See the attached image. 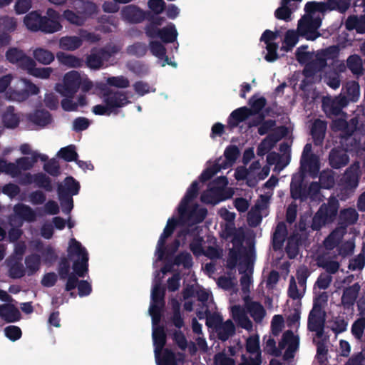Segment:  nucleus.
I'll list each match as a JSON object with an SVG mask.
<instances>
[{"mask_svg":"<svg viewBox=\"0 0 365 365\" xmlns=\"http://www.w3.org/2000/svg\"><path fill=\"white\" fill-rule=\"evenodd\" d=\"M339 202L336 197L331 195L327 202L322 203L312 218L311 227L319 231L326 225L334 222L337 217Z\"/></svg>","mask_w":365,"mask_h":365,"instance_id":"obj_1","label":"nucleus"},{"mask_svg":"<svg viewBox=\"0 0 365 365\" xmlns=\"http://www.w3.org/2000/svg\"><path fill=\"white\" fill-rule=\"evenodd\" d=\"M67 253L69 258L77 257L78 259L73 262L74 274L79 277H84L88 272V253L81 243L75 238L69 241Z\"/></svg>","mask_w":365,"mask_h":365,"instance_id":"obj_2","label":"nucleus"},{"mask_svg":"<svg viewBox=\"0 0 365 365\" xmlns=\"http://www.w3.org/2000/svg\"><path fill=\"white\" fill-rule=\"evenodd\" d=\"M118 51L119 48L115 45H106L102 48L93 47L86 57V65L91 69L98 70L103 66L105 61H108Z\"/></svg>","mask_w":365,"mask_h":365,"instance_id":"obj_3","label":"nucleus"},{"mask_svg":"<svg viewBox=\"0 0 365 365\" xmlns=\"http://www.w3.org/2000/svg\"><path fill=\"white\" fill-rule=\"evenodd\" d=\"M359 166L351 165L346 168L337 184L341 200L349 197L354 192L359 185Z\"/></svg>","mask_w":365,"mask_h":365,"instance_id":"obj_4","label":"nucleus"},{"mask_svg":"<svg viewBox=\"0 0 365 365\" xmlns=\"http://www.w3.org/2000/svg\"><path fill=\"white\" fill-rule=\"evenodd\" d=\"M350 6L349 0H327L326 1H308L304 6V11L309 14L316 12L325 13L327 11H338L343 14Z\"/></svg>","mask_w":365,"mask_h":365,"instance_id":"obj_5","label":"nucleus"},{"mask_svg":"<svg viewBox=\"0 0 365 365\" xmlns=\"http://www.w3.org/2000/svg\"><path fill=\"white\" fill-rule=\"evenodd\" d=\"M306 14L298 22V30L300 35L305 36L307 40L314 41L320 35L317 30L322 25V19Z\"/></svg>","mask_w":365,"mask_h":365,"instance_id":"obj_6","label":"nucleus"},{"mask_svg":"<svg viewBox=\"0 0 365 365\" xmlns=\"http://www.w3.org/2000/svg\"><path fill=\"white\" fill-rule=\"evenodd\" d=\"M326 320V313L322 309V304L314 302L309 312L307 320L309 331L316 332L318 337L323 335Z\"/></svg>","mask_w":365,"mask_h":365,"instance_id":"obj_7","label":"nucleus"},{"mask_svg":"<svg viewBox=\"0 0 365 365\" xmlns=\"http://www.w3.org/2000/svg\"><path fill=\"white\" fill-rule=\"evenodd\" d=\"M81 84V77L76 71L68 72L63 78V84H58L56 91L64 97L73 98Z\"/></svg>","mask_w":365,"mask_h":365,"instance_id":"obj_8","label":"nucleus"},{"mask_svg":"<svg viewBox=\"0 0 365 365\" xmlns=\"http://www.w3.org/2000/svg\"><path fill=\"white\" fill-rule=\"evenodd\" d=\"M103 101L110 108V112L118 113V108L125 106L130 103L125 92L114 91L110 89L105 91Z\"/></svg>","mask_w":365,"mask_h":365,"instance_id":"obj_9","label":"nucleus"},{"mask_svg":"<svg viewBox=\"0 0 365 365\" xmlns=\"http://www.w3.org/2000/svg\"><path fill=\"white\" fill-rule=\"evenodd\" d=\"M232 192L222 187L212 185L207 190L204 191L200 196V200L206 204L217 205V203L232 197Z\"/></svg>","mask_w":365,"mask_h":365,"instance_id":"obj_10","label":"nucleus"},{"mask_svg":"<svg viewBox=\"0 0 365 365\" xmlns=\"http://www.w3.org/2000/svg\"><path fill=\"white\" fill-rule=\"evenodd\" d=\"M178 213L180 220L197 224L205 219L207 210L205 207H199L197 204L187 205L185 206V212L182 214Z\"/></svg>","mask_w":365,"mask_h":365,"instance_id":"obj_11","label":"nucleus"},{"mask_svg":"<svg viewBox=\"0 0 365 365\" xmlns=\"http://www.w3.org/2000/svg\"><path fill=\"white\" fill-rule=\"evenodd\" d=\"M6 60L19 68L26 70L28 66L33 63V59L26 56L24 51L16 47L9 48L5 54Z\"/></svg>","mask_w":365,"mask_h":365,"instance_id":"obj_12","label":"nucleus"},{"mask_svg":"<svg viewBox=\"0 0 365 365\" xmlns=\"http://www.w3.org/2000/svg\"><path fill=\"white\" fill-rule=\"evenodd\" d=\"M349 162V156L346 150L337 147L331 150L329 154V163L334 169H339L346 166Z\"/></svg>","mask_w":365,"mask_h":365,"instance_id":"obj_13","label":"nucleus"},{"mask_svg":"<svg viewBox=\"0 0 365 365\" xmlns=\"http://www.w3.org/2000/svg\"><path fill=\"white\" fill-rule=\"evenodd\" d=\"M307 186L304 183L302 176H294L290 183V195L294 200L305 201L307 199Z\"/></svg>","mask_w":365,"mask_h":365,"instance_id":"obj_14","label":"nucleus"},{"mask_svg":"<svg viewBox=\"0 0 365 365\" xmlns=\"http://www.w3.org/2000/svg\"><path fill=\"white\" fill-rule=\"evenodd\" d=\"M288 134V128L284 125L277 127L273 132L269 133L261 142L262 146L264 145L265 150H271L283 138Z\"/></svg>","mask_w":365,"mask_h":365,"instance_id":"obj_15","label":"nucleus"},{"mask_svg":"<svg viewBox=\"0 0 365 365\" xmlns=\"http://www.w3.org/2000/svg\"><path fill=\"white\" fill-rule=\"evenodd\" d=\"M153 344L155 346V354L156 361L158 364V359H160V353H163V350L165 349L164 346L166 344L167 341V335L165 331V328L163 326L153 327Z\"/></svg>","mask_w":365,"mask_h":365,"instance_id":"obj_16","label":"nucleus"},{"mask_svg":"<svg viewBox=\"0 0 365 365\" xmlns=\"http://www.w3.org/2000/svg\"><path fill=\"white\" fill-rule=\"evenodd\" d=\"M122 15L128 21L138 24L146 19L147 11H144L135 5H128L122 10Z\"/></svg>","mask_w":365,"mask_h":365,"instance_id":"obj_17","label":"nucleus"},{"mask_svg":"<svg viewBox=\"0 0 365 365\" xmlns=\"http://www.w3.org/2000/svg\"><path fill=\"white\" fill-rule=\"evenodd\" d=\"M361 286L358 282L344 288L341 298V303L345 309H349L356 302Z\"/></svg>","mask_w":365,"mask_h":365,"instance_id":"obj_18","label":"nucleus"},{"mask_svg":"<svg viewBox=\"0 0 365 365\" xmlns=\"http://www.w3.org/2000/svg\"><path fill=\"white\" fill-rule=\"evenodd\" d=\"M359 219V214L353 207L341 209L339 215V228L346 230L349 225H354Z\"/></svg>","mask_w":365,"mask_h":365,"instance_id":"obj_19","label":"nucleus"},{"mask_svg":"<svg viewBox=\"0 0 365 365\" xmlns=\"http://www.w3.org/2000/svg\"><path fill=\"white\" fill-rule=\"evenodd\" d=\"M302 235L297 232L292 233L288 237L285 251L289 259L297 257L299 252V246L302 245Z\"/></svg>","mask_w":365,"mask_h":365,"instance_id":"obj_20","label":"nucleus"},{"mask_svg":"<svg viewBox=\"0 0 365 365\" xmlns=\"http://www.w3.org/2000/svg\"><path fill=\"white\" fill-rule=\"evenodd\" d=\"M154 34L155 35H153V36H150V38H159L165 43L175 42L177 40L178 35L175 26L173 23H170L166 26L157 31Z\"/></svg>","mask_w":365,"mask_h":365,"instance_id":"obj_21","label":"nucleus"},{"mask_svg":"<svg viewBox=\"0 0 365 365\" xmlns=\"http://www.w3.org/2000/svg\"><path fill=\"white\" fill-rule=\"evenodd\" d=\"M0 318L7 323H13L20 320L21 313L14 304H3L0 305Z\"/></svg>","mask_w":365,"mask_h":365,"instance_id":"obj_22","label":"nucleus"},{"mask_svg":"<svg viewBox=\"0 0 365 365\" xmlns=\"http://www.w3.org/2000/svg\"><path fill=\"white\" fill-rule=\"evenodd\" d=\"M81 186L79 182L72 176L66 177L63 182H58L57 192L60 194L61 190L63 193L76 195L78 194Z\"/></svg>","mask_w":365,"mask_h":365,"instance_id":"obj_23","label":"nucleus"},{"mask_svg":"<svg viewBox=\"0 0 365 365\" xmlns=\"http://www.w3.org/2000/svg\"><path fill=\"white\" fill-rule=\"evenodd\" d=\"M185 355L182 352L174 353L171 349L165 348L158 359V365H178V362L185 361Z\"/></svg>","mask_w":365,"mask_h":365,"instance_id":"obj_24","label":"nucleus"},{"mask_svg":"<svg viewBox=\"0 0 365 365\" xmlns=\"http://www.w3.org/2000/svg\"><path fill=\"white\" fill-rule=\"evenodd\" d=\"M327 124L324 120L317 119L312 124L311 135L315 145H321L325 138Z\"/></svg>","mask_w":365,"mask_h":365,"instance_id":"obj_25","label":"nucleus"},{"mask_svg":"<svg viewBox=\"0 0 365 365\" xmlns=\"http://www.w3.org/2000/svg\"><path fill=\"white\" fill-rule=\"evenodd\" d=\"M147 16L146 19L148 21V23L145 27V33L148 37H150L153 36V35H155L154 34L160 29L158 26L163 24L165 19L159 16V15L152 14V12L148 11H147Z\"/></svg>","mask_w":365,"mask_h":365,"instance_id":"obj_26","label":"nucleus"},{"mask_svg":"<svg viewBox=\"0 0 365 365\" xmlns=\"http://www.w3.org/2000/svg\"><path fill=\"white\" fill-rule=\"evenodd\" d=\"M287 235V225L284 222H279L275 228L272 236V246L274 250L282 249Z\"/></svg>","mask_w":365,"mask_h":365,"instance_id":"obj_27","label":"nucleus"},{"mask_svg":"<svg viewBox=\"0 0 365 365\" xmlns=\"http://www.w3.org/2000/svg\"><path fill=\"white\" fill-rule=\"evenodd\" d=\"M28 120L34 125L43 128L51 123L52 118L51 113L47 110H36L29 114Z\"/></svg>","mask_w":365,"mask_h":365,"instance_id":"obj_28","label":"nucleus"},{"mask_svg":"<svg viewBox=\"0 0 365 365\" xmlns=\"http://www.w3.org/2000/svg\"><path fill=\"white\" fill-rule=\"evenodd\" d=\"M250 116H252V115L250 114V108L246 106H242L234 110L230 113L227 123L230 127L235 128Z\"/></svg>","mask_w":365,"mask_h":365,"instance_id":"obj_29","label":"nucleus"},{"mask_svg":"<svg viewBox=\"0 0 365 365\" xmlns=\"http://www.w3.org/2000/svg\"><path fill=\"white\" fill-rule=\"evenodd\" d=\"M199 191V182L197 180L193 181L190 187L187 188L184 197L181 200L178 211L182 214L185 212V206L190 205V202L195 200Z\"/></svg>","mask_w":365,"mask_h":365,"instance_id":"obj_30","label":"nucleus"},{"mask_svg":"<svg viewBox=\"0 0 365 365\" xmlns=\"http://www.w3.org/2000/svg\"><path fill=\"white\" fill-rule=\"evenodd\" d=\"M296 8L294 3L289 4L288 0H281L280 6L274 11V16L279 20L289 21L292 19L291 16Z\"/></svg>","mask_w":365,"mask_h":365,"instance_id":"obj_31","label":"nucleus"},{"mask_svg":"<svg viewBox=\"0 0 365 365\" xmlns=\"http://www.w3.org/2000/svg\"><path fill=\"white\" fill-rule=\"evenodd\" d=\"M247 312L256 323H260L266 315V310L259 302H246Z\"/></svg>","mask_w":365,"mask_h":365,"instance_id":"obj_32","label":"nucleus"},{"mask_svg":"<svg viewBox=\"0 0 365 365\" xmlns=\"http://www.w3.org/2000/svg\"><path fill=\"white\" fill-rule=\"evenodd\" d=\"M14 211L15 215L24 221L32 222L36 220L35 211L27 205L19 203L14 206Z\"/></svg>","mask_w":365,"mask_h":365,"instance_id":"obj_33","label":"nucleus"},{"mask_svg":"<svg viewBox=\"0 0 365 365\" xmlns=\"http://www.w3.org/2000/svg\"><path fill=\"white\" fill-rule=\"evenodd\" d=\"M56 58L61 64L69 68H80L83 66L84 63L82 58L63 51L58 52Z\"/></svg>","mask_w":365,"mask_h":365,"instance_id":"obj_34","label":"nucleus"},{"mask_svg":"<svg viewBox=\"0 0 365 365\" xmlns=\"http://www.w3.org/2000/svg\"><path fill=\"white\" fill-rule=\"evenodd\" d=\"M300 168L303 172H309L312 175H317L319 171V164L317 157L314 154L306 158H301Z\"/></svg>","mask_w":365,"mask_h":365,"instance_id":"obj_35","label":"nucleus"},{"mask_svg":"<svg viewBox=\"0 0 365 365\" xmlns=\"http://www.w3.org/2000/svg\"><path fill=\"white\" fill-rule=\"evenodd\" d=\"M346 67L354 76L359 77L364 74L362 59L357 54L350 55L347 58Z\"/></svg>","mask_w":365,"mask_h":365,"instance_id":"obj_36","label":"nucleus"},{"mask_svg":"<svg viewBox=\"0 0 365 365\" xmlns=\"http://www.w3.org/2000/svg\"><path fill=\"white\" fill-rule=\"evenodd\" d=\"M2 122L4 125L7 128H16L20 122V118L17 113H15L14 106H9L2 115Z\"/></svg>","mask_w":365,"mask_h":365,"instance_id":"obj_37","label":"nucleus"},{"mask_svg":"<svg viewBox=\"0 0 365 365\" xmlns=\"http://www.w3.org/2000/svg\"><path fill=\"white\" fill-rule=\"evenodd\" d=\"M217 337L222 341H227L230 336L235 334V327L231 319H227L217 328Z\"/></svg>","mask_w":365,"mask_h":365,"instance_id":"obj_38","label":"nucleus"},{"mask_svg":"<svg viewBox=\"0 0 365 365\" xmlns=\"http://www.w3.org/2000/svg\"><path fill=\"white\" fill-rule=\"evenodd\" d=\"M82 46V39L79 36H66L59 40V47L65 51H75Z\"/></svg>","mask_w":365,"mask_h":365,"instance_id":"obj_39","label":"nucleus"},{"mask_svg":"<svg viewBox=\"0 0 365 365\" xmlns=\"http://www.w3.org/2000/svg\"><path fill=\"white\" fill-rule=\"evenodd\" d=\"M34 58L38 63L43 65H49L55 58L54 54L43 48H37L33 52Z\"/></svg>","mask_w":365,"mask_h":365,"instance_id":"obj_40","label":"nucleus"},{"mask_svg":"<svg viewBox=\"0 0 365 365\" xmlns=\"http://www.w3.org/2000/svg\"><path fill=\"white\" fill-rule=\"evenodd\" d=\"M42 16L38 11H31L24 17V24L26 26L32 31H39Z\"/></svg>","mask_w":365,"mask_h":365,"instance_id":"obj_41","label":"nucleus"},{"mask_svg":"<svg viewBox=\"0 0 365 365\" xmlns=\"http://www.w3.org/2000/svg\"><path fill=\"white\" fill-rule=\"evenodd\" d=\"M278 346L282 350L284 349L286 346H292V348L297 349L299 346V338L294 334L292 331L287 330L283 333Z\"/></svg>","mask_w":365,"mask_h":365,"instance_id":"obj_42","label":"nucleus"},{"mask_svg":"<svg viewBox=\"0 0 365 365\" xmlns=\"http://www.w3.org/2000/svg\"><path fill=\"white\" fill-rule=\"evenodd\" d=\"M35 176L34 184L37 187L43 189L45 191L49 192L53 190L52 180L46 173H35Z\"/></svg>","mask_w":365,"mask_h":365,"instance_id":"obj_43","label":"nucleus"},{"mask_svg":"<svg viewBox=\"0 0 365 365\" xmlns=\"http://www.w3.org/2000/svg\"><path fill=\"white\" fill-rule=\"evenodd\" d=\"M36 62L33 59V63L30 66H28L26 68V71H27L28 73L30 75L42 79L48 78L53 72V68L51 67L36 68Z\"/></svg>","mask_w":365,"mask_h":365,"instance_id":"obj_44","label":"nucleus"},{"mask_svg":"<svg viewBox=\"0 0 365 365\" xmlns=\"http://www.w3.org/2000/svg\"><path fill=\"white\" fill-rule=\"evenodd\" d=\"M39 27H41V29H39L41 31L46 34H53L60 31L62 26L59 21H55L48 19L47 16H42V21H41Z\"/></svg>","mask_w":365,"mask_h":365,"instance_id":"obj_45","label":"nucleus"},{"mask_svg":"<svg viewBox=\"0 0 365 365\" xmlns=\"http://www.w3.org/2000/svg\"><path fill=\"white\" fill-rule=\"evenodd\" d=\"M248 104L250 106V108H249L250 114L252 115H255L261 113L260 112L267 104V100L263 96L257 98V96L254 95L249 99Z\"/></svg>","mask_w":365,"mask_h":365,"instance_id":"obj_46","label":"nucleus"},{"mask_svg":"<svg viewBox=\"0 0 365 365\" xmlns=\"http://www.w3.org/2000/svg\"><path fill=\"white\" fill-rule=\"evenodd\" d=\"M165 289L162 286L160 280L155 282L151 292V299L153 303H159L162 307L165 305L164 297Z\"/></svg>","mask_w":365,"mask_h":365,"instance_id":"obj_47","label":"nucleus"},{"mask_svg":"<svg viewBox=\"0 0 365 365\" xmlns=\"http://www.w3.org/2000/svg\"><path fill=\"white\" fill-rule=\"evenodd\" d=\"M345 94L351 102H356L360 95L359 85L356 81L346 83L345 88L342 89Z\"/></svg>","mask_w":365,"mask_h":365,"instance_id":"obj_48","label":"nucleus"},{"mask_svg":"<svg viewBox=\"0 0 365 365\" xmlns=\"http://www.w3.org/2000/svg\"><path fill=\"white\" fill-rule=\"evenodd\" d=\"M25 264L28 269V274L32 275L36 272L41 264V257L37 254H31L26 257Z\"/></svg>","mask_w":365,"mask_h":365,"instance_id":"obj_49","label":"nucleus"},{"mask_svg":"<svg viewBox=\"0 0 365 365\" xmlns=\"http://www.w3.org/2000/svg\"><path fill=\"white\" fill-rule=\"evenodd\" d=\"M58 155L66 162L76 161L78 156L74 145H70L61 148Z\"/></svg>","mask_w":365,"mask_h":365,"instance_id":"obj_50","label":"nucleus"},{"mask_svg":"<svg viewBox=\"0 0 365 365\" xmlns=\"http://www.w3.org/2000/svg\"><path fill=\"white\" fill-rule=\"evenodd\" d=\"M127 53L130 56H135L136 57L144 56L148 51V46L145 43L135 42L133 44L128 46L126 49Z\"/></svg>","mask_w":365,"mask_h":365,"instance_id":"obj_51","label":"nucleus"},{"mask_svg":"<svg viewBox=\"0 0 365 365\" xmlns=\"http://www.w3.org/2000/svg\"><path fill=\"white\" fill-rule=\"evenodd\" d=\"M173 264L182 265L184 268L189 269L192 266V255L187 252H181L175 256Z\"/></svg>","mask_w":365,"mask_h":365,"instance_id":"obj_52","label":"nucleus"},{"mask_svg":"<svg viewBox=\"0 0 365 365\" xmlns=\"http://www.w3.org/2000/svg\"><path fill=\"white\" fill-rule=\"evenodd\" d=\"M322 188L331 189L335 185V179L334 173L331 171H323L320 173L319 181Z\"/></svg>","mask_w":365,"mask_h":365,"instance_id":"obj_53","label":"nucleus"},{"mask_svg":"<svg viewBox=\"0 0 365 365\" xmlns=\"http://www.w3.org/2000/svg\"><path fill=\"white\" fill-rule=\"evenodd\" d=\"M263 341H264V351L274 356L278 357L282 354V349L278 346V348L276 346V341L274 338L269 336L267 339H266V336L263 338Z\"/></svg>","mask_w":365,"mask_h":365,"instance_id":"obj_54","label":"nucleus"},{"mask_svg":"<svg viewBox=\"0 0 365 365\" xmlns=\"http://www.w3.org/2000/svg\"><path fill=\"white\" fill-rule=\"evenodd\" d=\"M108 86L118 88H126L130 86V81L124 76L108 77L106 80Z\"/></svg>","mask_w":365,"mask_h":365,"instance_id":"obj_55","label":"nucleus"},{"mask_svg":"<svg viewBox=\"0 0 365 365\" xmlns=\"http://www.w3.org/2000/svg\"><path fill=\"white\" fill-rule=\"evenodd\" d=\"M58 195L62 211L66 214H69L73 208V200L71 195L63 193L61 190V193L58 194Z\"/></svg>","mask_w":365,"mask_h":365,"instance_id":"obj_56","label":"nucleus"},{"mask_svg":"<svg viewBox=\"0 0 365 365\" xmlns=\"http://www.w3.org/2000/svg\"><path fill=\"white\" fill-rule=\"evenodd\" d=\"M72 258L62 257L58 262V273L61 279H66L70 273V262Z\"/></svg>","mask_w":365,"mask_h":365,"instance_id":"obj_57","label":"nucleus"},{"mask_svg":"<svg viewBox=\"0 0 365 365\" xmlns=\"http://www.w3.org/2000/svg\"><path fill=\"white\" fill-rule=\"evenodd\" d=\"M38 161V156L31 155L29 157H21L16 160V163L19 168V170H31L34 164Z\"/></svg>","mask_w":365,"mask_h":365,"instance_id":"obj_58","label":"nucleus"},{"mask_svg":"<svg viewBox=\"0 0 365 365\" xmlns=\"http://www.w3.org/2000/svg\"><path fill=\"white\" fill-rule=\"evenodd\" d=\"M365 329V318L357 319L351 326V334L358 340H361Z\"/></svg>","mask_w":365,"mask_h":365,"instance_id":"obj_59","label":"nucleus"},{"mask_svg":"<svg viewBox=\"0 0 365 365\" xmlns=\"http://www.w3.org/2000/svg\"><path fill=\"white\" fill-rule=\"evenodd\" d=\"M16 21L14 17L3 16L0 17V31L11 32L16 29Z\"/></svg>","mask_w":365,"mask_h":365,"instance_id":"obj_60","label":"nucleus"},{"mask_svg":"<svg viewBox=\"0 0 365 365\" xmlns=\"http://www.w3.org/2000/svg\"><path fill=\"white\" fill-rule=\"evenodd\" d=\"M206 325L209 328H213L217 330V328L222 322V317L219 313L211 314L208 309L206 310Z\"/></svg>","mask_w":365,"mask_h":365,"instance_id":"obj_61","label":"nucleus"},{"mask_svg":"<svg viewBox=\"0 0 365 365\" xmlns=\"http://www.w3.org/2000/svg\"><path fill=\"white\" fill-rule=\"evenodd\" d=\"M240 154L238 147L235 145H228L224 152V156L227 161L232 165L235 163Z\"/></svg>","mask_w":365,"mask_h":365,"instance_id":"obj_62","label":"nucleus"},{"mask_svg":"<svg viewBox=\"0 0 365 365\" xmlns=\"http://www.w3.org/2000/svg\"><path fill=\"white\" fill-rule=\"evenodd\" d=\"M43 170L53 177H58L61 174V168L58 162L52 158L43 165Z\"/></svg>","mask_w":365,"mask_h":365,"instance_id":"obj_63","label":"nucleus"},{"mask_svg":"<svg viewBox=\"0 0 365 365\" xmlns=\"http://www.w3.org/2000/svg\"><path fill=\"white\" fill-rule=\"evenodd\" d=\"M9 277L12 279H20L25 275L24 265L19 262H15L9 266Z\"/></svg>","mask_w":365,"mask_h":365,"instance_id":"obj_64","label":"nucleus"}]
</instances>
